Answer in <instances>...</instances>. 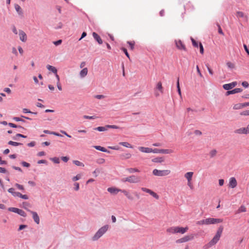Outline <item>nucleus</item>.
<instances>
[{
	"mask_svg": "<svg viewBox=\"0 0 249 249\" xmlns=\"http://www.w3.org/2000/svg\"><path fill=\"white\" fill-rule=\"evenodd\" d=\"M223 230V226H220L213 238L206 245L204 246V249H207L215 245L219 240Z\"/></svg>",
	"mask_w": 249,
	"mask_h": 249,
	"instance_id": "obj_1",
	"label": "nucleus"
},
{
	"mask_svg": "<svg viewBox=\"0 0 249 249\" xmlns=\"http://www.w3.org/2000/svg\"><path fill=\"white\" fill-rule=\"evenodd\" d=\"M107 191L112 194H117L118 192H121L129 200H133V198L129 193L125 190H121L115 187H109L107 188Z\"/></svg>",
	"mask_w": 249,
	"mask_h": 249,
	"instance_id": "obj_2",
	"label": "nucleus"
},
{
	"mask_svg": "<svg viewBox=\"0 0 249 249\" xmlns=\"http://www.w3.org/2000/svg\"><path fill=\"white\" fill-rule=\"evenodd\" d=\"M108 225H106L100 228L92 237V240L96 241L99 239L108 230Z\"/></svg>",
	"mask_w": 249,
	"mask_h": 249,
	"instance_id": "obj_3",
	"label": "nucleus"
},
{
	"mask_svg": "<svg viewBox=\"0 0 249 249\" xmlns=\"http://www.w3.org/2000/svg\"><path fill=\"white\" fill-rule=\"evenodd\" d=\"M123 182H128L130 183H138L141 181V178L139 176L131 175L121 179Z\"/></svg>",
	"mask_w": 249,
	"mask_h": 249,
	"instance_id": "obj_4",
	"label": "nucleus"
},
{
	"mask_svg": "<svg viewBox=\"0 0 249 249\" xmlns=\"http://www.w3.org/2000/svg\"><path fill=\"white\" fill-rule=\"evenodd\" d=\"M171 170L169 169L160 170L155 169L153 170L152 173L155 176L164 177L168 176L171 174Z\"/></svg>",
	"mask_w": 249,
	"mask_h": 249,
	"instance_id": "obj_5",
	"label": "nucleus"
},
{
	"mask_svg": "<svg viewBox=\"0 0 249 249\" xmlns=\"http://www.w3.org/2000/svg\"><path fill=\"white\" fill-rule=\"evenodd\" d=\"M108 128L119 129V127L116 125H106L105 126H98L94 128V130L99 131H105Z\"/></svg>",
	"mask_w": 249,
	"mask_h": 249,
	"instance_id": "obj_6",
	"label": "nucleus"
},
{
	"mask_svg": "<svg viewBox=\"0 0 249 249\" xmlns=\"http://www.w3.org/2000/svg\"><path fill=\"white\" fill-rule=\"evenodd\" d=\"M205 219L207 225L220 223L223 222V219L221 218H208Z\"/></svg>",
	"mask_w": 249,
	"mask_h": 249,
	"instance_id": "obj_7",
	"label": "nucleus"
},
{
	"mask_svg": "<svg viewBox=\"0 0 249 249\" xmlns=\"http://www.w3.org/2000/svg\"><path fill=\"white\" fill-rule=\"evenodd\" d=\"M237 182L234 177H231L229 179V187L234 188L236 187Z\"/></svg>",
	"mask_w": 249,
	"mask_h": 249,
	"instance_id": "obj_8",
	"label": "nucleus"
},
{
	"mask_svg": "<svg viewBox=\"0 0 249 249\" xmlns=\"http://www.w3.org/2000/svg\"><path fill=\"white\" fill-rule=\"evenodd\" d=\"M141 190L145 192L146 193H149L150 195H151L152 196H153L154 198L156 199H159V196L155 192L151 190L150 189H147L146 188L142 187L141 188Z\"/></svg>",
	"mask_w": 249,
	"mask_h": 249,
	"instance_id": "obj_9",
	"label": "nucleus"
},
{
	"mask_svg": "<svg viewBox=\"0 0 249 249\" xmlns=\"http://www.w3.org/2000/svg\"><path fill=\"white\" fill-rule=\"evenodd\" d=\"M189 229L188 227H181L176 226L177 233L184 234Z\"/></svg>",
	"mask_w": 249,
	"mask_h": 249,
	"instance_id": "obj_10",
	"label": "nucleus"
},
{
	"mask_svg": "<svg viewBox=\"0 0 249 249\" xmlns=\"http://www.w3.org/2000/svg\"><path fill=\"white\" fill-rule=\"evenodd\" d=\"M236 85V82H233L231 83L224 84L223 86V87L225 90H230L234 88V87H235Z\"/></svg>",
	"mask_w": 249,
	"mask_h": 249,
	"instance_id": "obj_11",
	"label": "nucleus"
},
{
	"mask_svg": "<svg viewBox=\"0 0 249 249\" xmlns=\"http://www.w3.org/2000/svg\"><path fill=\"white\" fill-rule=\"evenodd\" d=\"M236 16L237 18H242L247 21L248 19V16L242 11H237L236 12Z\"/></svg>",
	"mask_w": 249,
	"mask_h": 249,
	"instance_id": "obj_12",
	"label": "nucleus"
},
{
	"mask_svg": "<svg viewBox=\"0 0 249 249\" xmlns=\"http://www.w3.org/2000/svg\"><path fill=\"white\" fill-rule=\"evenodd\" d=\"M234 133L238 134H249L246 127H241L234 130Z\"/></svg>",
	"mask_w": 249,
	"mask_h": 249,
	"instance_id": "obj_13",
	"label": "nucleus"
},
{
	"mask_svg": "<svg viewBox=\"0 0 249 249\" xmlns=\"http://www.w3.org/2000/svg\"><path fill=\"white\" fill-rule=\"evenodd\" d=\"M19 36L20 40L22 42H26L27 40V35L26 33L22 30H19Z\"/></svg>",
	"mask_w": 249,
	"mask_h": 249,
	"instance_id": "obj_14",
	"label": "nucleus"
},
{
	"mask_svg": "<svg viewBox=\"0 0 249 249\" xmlns=\"http://www.w3.org/2000/svg\"><path fill=\"white\" fill-rule=\"evenodd\" d=\"M176 45L177 47L179 50L186 51V49L184 44L180 40H176Z\"/></svg>",
	"mask_w": 249,
	"mask_h": 249,
	"instance_id": "obj_15",
	"label": "nucleus"
},
{
	"mask_svg": "<svg viewBox=\"0 0 249 249\" xmlns=\"http://www.w3.org/2000/svg\"><path fill=\"white\" fill-rule=\"evenodd\" d=\"M138 149L142 153H152V148L149 147H144L143 146H140Z\"/></svg>",
	"mask_w": 249,
	"mask_h": 249,
	"instance_id": "obj_16",
	"label": "nucleus"
},
{
	"mask_svg": "<svg viewBox=\"0 0 249 249\" xmlns=\"http://www.w3.org/2000/svg\"><path fill=\"white\" fill-rule=\"evenodd\" d=\"M30 212L33 215V218L36 224H38L39 223L40 220H39V217L37 213L36 212H33V211H30Z\"/></svg>",
	"mask_w": 249,
	"mask_h": 249,
	"instance_id": "obj_17",
	"label": "nucleus"
},
{
	"mask_svg": "<svg viewBox=\"0 0 249 249\" xmlns=\"http://www.w3.org/2000/svg\"><path fill=\"white\" fill-rule=\"evenodd\" d=\"M92 36L98 42L99 44H101L103 43L102 39L97 33L93 32L92 33Z\"/></svg>",
	"mask_w": 249,
	"mask_h": 249,
	"instance_id": "obj_18",
	"label": "nucleus"
},
{
	"mask_svg": "<svg viewBox=\"0 0 249 249\" xmlns=\"http://www.w3.org/2000/svg\"><path fill=\"white\" fill-rule=\"evenodd\" d=\"M194 175V172H188L184 174V177L187 180V181L192 180V178Z\"/></svg>",
	"mask_w": 249,
	"mask_h": 249,
	"instance_id": "obj_19",
	"label": "nucleus"
},
{
	"mask_svg": "<svg viewBox=\"0 0 249 249\" xmlns=\"http://www.w3.org/2000/svg\"><path fill=\"white\" fill-rule=\"evenodd\" d=\"M155 90H158L160 93H163V89L162 86V83L160 81L158 82L157 84Z\"/></svg>",
	"mask_w": 249,
	"mask_h": 249,
	"instance_id": "obj_20",
	"label": "nucleus"
},
{
	"mask_svg": "<svg viewBox=\"0 0 249 249\" xmlns=\"http://www.w3.org/2000/svg\"><path fill=\"white\" fill-rule=\"evenodd\" d=\"M167 233L170 234H175L177 233L176 226H173L168 228L166 230Z\"/></svg>",
	"mask_w": 249,
	"mask_h": 249,
	"instance_id": "obj_21",
	"label": "nucleus"
},
{
	"mask_svg": "<svg viewBox=\"0 0 249 249\" xmlns=\"http://www.w3.org/2000/svg\"><path fill=\"white\" fill-rule=\"evenodd\" d=\"M88 69L87 68H84L80 72V76L81 78L85 77L88 74Z\"/></svg>",
	"mask_w": 249,
	"mask_h": 249,
	"instance_id": "obj_22",
	"label": "nucleus"
},
{
	"mask_svg": "<svg viewBox=\"0 0 249 249\" xmlns=\"http://www.w3.org/2000/svg\"><path fill=\"white\" fill-rule=\"evenodd\" d=\"M194 237H195V234H193V233L188 234V235L184 236V238L186 242L194 239Z\"/></svg>",
	"mask_w": 249,
	"mask_h": 249,
	"instance_id": "obj_23",
	"label": "nucleus"
},
{
	"mask_svg": "<svg viewBox=\"0 0 249 249\" xmlns=\"http://www.w3.org/2000/svg\"><path fill=\"white\" fill-rule=\"evenodd\" d=\"M152 161L156 163H161L164 162V159L162 157H158L152 160Z\"/></svg>",
	"mask_w": 249,
	"mask_h": 249,
	"instance_id": "obj_24",
	"label": "nucleus"
},
{
	"mask_svg": "<svg viewBox=\"0 0 249 249\" xmlns=\"http://www.w3.org/2000/svg\"><path fill=\"white\" fill-rule=\"evenodd\" d=\"M47 68L49 71H52L54 74H55L57 71V69L54 67L49 65L47 66Z\"/></svg>",
	"mask_w": 249,
	"mask_h": 249,
	"instance_id": "obj_25",
	"label": "nucleus"
},
{
	"mask_svg": "<svg viewBox=\"0 0 249 249\" xmlns=\"http://www.w3.org/2000/svg\"><path fill=\"white\" fill-rule=\"evenodd\" d=\"M15 8L19 15H22V10L20 6L17 4L15 5Z\"/></svg>",
	"mask_w": 249,
	"mask_h": 249,
	"instance_id": "obj_26",
	"label": "nucleus"
},
{
	"mask_svg": "<svg viewBox=\"0 0 249 249\" xmlns=\"http://www.w3.org/2000/svg\"><path fill=\"white\" fill-rule=\"evenodd\" d=\"M94 147L99 151L104 152H107V153H110L109 151H107V149L105 148L102 147L101 146H94Z\"/></svg>",
	"mask_w": 249,
	"mask_h": 249,
	"instance_id": "obj_27",
	"label": "nucleus"
},
{
	"mask_svg": "<svg viewBox=\"0 0 249 249\" xmlns=\"http://www.w3.org/2000/svg\"><path fill=\"white\" fill-rule=\"evenodd\" d=\"M226 65L228 67V68L230 69H233L235 67V64L231 61L227 62Z\"/></svg>",
	"mask_w": 249,
	"mask_h": 249,
	"instance_id": "obj_28",
	"label": "nucleus"
},
{
	"mask_svg": "<svg viewBox=\"0 0 249 249\" xmlns=\"http://www.w3.org/2000/svg\"><path fill=\"white\" fill-rule=\"evenodd\" d=\"M244 107L243 103L237 104L234 105L233 108L234 109H240Z\"/></svg>",
	"mask_w": 249,
	"mask_h": 249,
	"instance_id": "obj_29",
	"label": "nucleus"
},
{
	"mask_svg": "<svg viewBox=\"0 0 249 249\" xmlns=\"http://www.w3.org/2000/svg\"><path fill=\"white\" fill-rule=\"evenodd\" d=\"M126 170L129 173H133L134 172H140V170L136 168H127Z\"/></svg>",
	"mask_w": 249,
	"mask_h": 249,
	"instance_id": "obj_30",
	"label": "nucleus"
},
{
	"mask_svg": "<svg viewBox=\"0 0 249 249\" xmlns=\"http://www.w3.org/2000/svg\"><path fill=\"white\" fill-rule=\"evenodd\" d=\"M119 144L127 148H132V146L127 142H120Z\"/></svg>",
	"mask_w": 249,
	"mask_h": 249,
	"instance_id": "obj_31",
	"label": "nucleus"
},
{
	"mask_svg": "<svg viewBox=\"0 0 249 249\" xmlns=\"http://www.w3.org/2000/svg\"><path fill=\"white\" fill-rule=\"evenodd\" d=\"M172 153H173V151L172 149H161V153L162 154H168Z\"/></svg>",
	"mask_w": 249,
	"mask_h": 249,
	"instance_id": "obj_32",
	"label": "nucleus"
},
{
	"mask_svg": "<svg viewBox=\"0 0 249 249\" xmlns=\"http://www.w3.org/2000/svg\"><path fill=\"white\" fill-rule=\"evenodd\" d=\"M73 163L77 165V166H82V167H84V164L83 163H82V162L80 161H78V160H73Z\"/></svg>",
	"mask_w": 249,
	"mask_h": 249,
	"instance_id": "obj_33",
	"label": "nucleus"
},
{
	"mask_svg": "<svg viewBox=\"0 0 249 249\" xmlns=\"http://www.w3.org/2000/svg\"><path fill=\"white\" fill-rule=\"evenodd\" d=\"M17 213H18V214H19L20 215L24 216V217H25L26 216V214L25 213V212L21 209H18V212Z\"/></svg>",
	"mask_w": 249,
	"mask_h": 249,
	"instance_id": "obj_34",
	"label": "nucleus"
},
{
	"mask_svg": "<svg viewBox=\"0 0 249 249\" xmlns=\"http://www.w3.org/2000/svg\"><path fill=\"white\" fill-rule=\"evenodd\" d=\"M8 144H10V145L14 146H18V145L22 144V143H21L17 142H13V141H9L8 142Z\"/></svg>",
	"mask_w": 249,
	"mask_h": 249,
	"instance_id": "obj_35",
	"label": "nucleus"
},
{
	"mask_svg": "<svg viewBox=\"0 0 249 249\" xmlns=\"http://www.w3.org/2000/svg\"><path fill=\"white\" fill-rule=\"evenodd\" d=\"M246 211V208L244 206H241L238 210L237 213H240L242 212H245Z\"/></svg>",
	"mask_w": 249,
	"mask_h": 249,
	"instance_id": "obj_36",
	"label": "nucleus"
},
{
	"mask_svg": "<svg viewBox=\"0 0 249 249\" xmlns=\"http://www.w3.org/2000/svg\"><path fill=\"white\" fill-rule=\"evenodd\" d=\"M81 178V175L80 174H78L76 176L73 177L72 178V180L73 181H76L79 180V179H80Z\"/></svg>",
	"mask_w": 249,
	"mask_h": 249,
	"instance_id": "obj_37",
	"label": "nucleus"
},
{
	"mask_svg": "<svg viewBox=\"0 0 249 249\" xmlns=\"http://www.w3.org/2000/svg\"><path fill=\"white\" fill-rule=\"evenodd\" d=\"M216 153H217L216 150L215 149H213L210 151L209 155L211 158H213L216 155Z\"/></svg>",
	"mask_w": 249,
	"mask_h": 249,
	"instance_id": "obj_38",
	"label": "nucleus"
},
{
	"mask_svg": "<svg viewBox=\"0 0 249 249\" xmlns=\"http://www.w3.org/2000/svg\"><path fill=\"white\" fill-rule=\"evenodd\" d=\"M127 44L129 45V47L131 50L134 49L135 42L134 41H128Z\"/></svg>",
	"mask_w": 249,
	"mask_h": 249,
	"instance_id": "obj_39",
	"label": "nucleus"
},
{
	"mask_svg": "<svg viewBox=\"0 0 249 249\" xmlns=\"http://www.w3.org/2000/svg\"><path fill=\"white\" fill-rule=\"evenodd\" d=\"M177 86L178 93L179 94V95L181 96V90H180V87H179V78H178V80H177Z\"/></svg>",
	"mask_w": 249,
	"mask_h": 249,
	"instance_id": "obj_40",
	"label": "nucleus"
},
{
	"mask_svg": "<svg viewBox=\"0 0 249 249\" xmlns=\"http://www.w3.org/2000/svg\"><path fill=\"white\" fill-rule=\"evenodd\" d=\"M15 186L19 190H24V188L23 187V185H20L19 184H18V183H16L15 184Z\"/></svg>",
	"mask_w": 249,
	"mask_h": 249,
	"instance_id": "obj_41",
	"label": "nucleus"
},
{
	"mask_svg": "<svg viewBox=\"0 0 249 249\" xmlns=\"http://www.w3.org/2000/svg\"><path fill=\"white\" fill-rule=\"evenodd\" d=\"M83 118L84 119H95L97 118L98 117L95 116H87V115H84L83 116Z\"/></svg>",
	"mask_w": 249,
	"mask_h": 249,
	"instance_id": "obj_42",
	"label": "nucleus"
},
{
	"mask_svg": "<svg viewBox=\"0 0 249 249\" xmlns=\"http://www.w3.org/2000/svg\"><path fill=\"white\" fill-rule=\"evenodd\" d=\"M51 160L55 163H59L60 162L59 159L57 157L51 158Z\"/></svg>",
	"mask_w": 249,
	"mask_h": 249,
	"instance_id": "obj_43",
	"label": "nucleus"
},
{
	"mask_svg": "<svg viewBox=\"0 0 249 249\" xmlns=\"http://www.w3.org/2000/svg\"><path fill=\"white\" fill-rule=\"evenodd\" d=\"M176 242L178 244H179V243H185V242H186V241H185V240L184 237H183L180 239L177 240Z\"/></svg>",
	"mask_w": 249,
	"mask_h": 249,
	"instance_id": "obj_44",
	"label": "nucleus"
},
{
	"mask_svg": "<svg viewBox=\"0 0 249 249\" xmlns=\"http://www.w3.org/2000/svg\"><path fill=\"white\" fill-rule=\"evenodd\" d=\"M23 208L26 210L27 211L30 212L31 211L30 210H29V209H28L27 207H30V205L29 203H28V202H24L23 203Z\"/></svg>",
	"mask_w": 249,
	"mask_h": 249,
	"instance_id": "obj_45",
	"label": "nucleus"
},
{
	"mask_svg": "<svg viewBox=\"0 0 249 249\" xmlns=\"http://www.w3.org/2000/svg\"><path fill=\"white\" fill-rule=\"evenodd\" d=\"M243 89L240 88H236L232 89L233 94L242 92Z\"/></svg>",
	"mask_w": 249,
	"mask_h": 249,
	"instance_id": "obj_46",
	"label": "nucleus"
},
{
	"mask_svg": "<svg viewBox=\"0 0 249 249\" xmlns=\"http://www.w3.org/2000/svg\"><path fill=\"white\" fill-rule=\"evenodd\" d=\"M196 224L202 225H206V219H203L200 221H198L196 222Z\"/></svg>",
	"mask_w": 249,
	"mask_h": 249,
	"instance_id": "obj_47",
	"label": "nucleus"
},
{
	"mask_svg": "<svg viewBox=\"0 0 249 249\" xmlns=\"http://www.w3.org/2000/svg\"><path fill=\"white\" fill-rule=\"evenodd\" d=\"M8 210L10 212H12L15 213H17L18 210V208H14V207H10L8 208Z\"/></svg>",
	"mask_w": 249,
	"mask_h": 249,
	"instance_id": "obj_48",
	"label": "nucleus"
},
{
	"mask_svg": "<svg viewBox=\"0 0 249 249\" xmlns=\"http://www.w3.org/2000/svg\"><path fill=\"white\" fill-rule=\"evenodd\" d=\"M152 153H161V149H157V148H155L154 149H152Z\"/></svg>",
	"mask_w": 249,
	"mask_h": 249,
	"instance_id": "obj_49",
	"label": "nucleus"
},
{
	"mask_svg": "<svg viewBox=\"0 0 249 249\" xmlns=\"http://www.w3.org/2000/svg\"><path fill=\"white\" fill-rule=\"evenodd\" d=\"M240 114L241 115L249 116V110L243 111L241 112L240 113Z\"/></svg>",
	"mask_w": 249,
	"mask_h": 249,
	"instance_id": "obj_50",
	"label": "nucleus"
},
{
	"mask_svg": "<svg viewBox=\"0 0 249 249\" xmlns=\"http://www.w3.org/2000/svg\"><path fill=\"white\" fill-rule=\"evenodd\" d=\"M8 125H9L10 126L12 127H19V128H21L24 129V128H23V127H21V126H17V125H16L15 124H13V123H9V124H8Z\"/></svg>",
	"mask_w": 249,
	"mask_h": 249,
	"instance_id": "obj_51",
	"label": "nucleus"
},
{
	"mask_svg": "<svg viewBox=\"0 0 249 249\" xmlns=\"http://www.w3.org/2000/svg\"><path fill=\"white\" fill-rule=\"evenodd\" d=\"M191 40L194 46L196 47H198V43L193 38H191Z\"/></svg>",
	"mask_w": 249,
	"mask_h": 249,
	"instance_id": "obj_52",
	"label": "nucleus"
},
{
	"mask_svg": "<svg viewBox=\"0 0 249 249\" xmlns=\"http://www.w3.org/2000/svg\"><path fill=\"white\" fill-rule=\"evenodd\" d=\"M122 51L125 54V55H126V56L129 58L130 59V56H129V55L127 51V50L124 48H122Z\"/></svg>",
	"mask_w": 249,
	"mask_h": 249,
	"instance_id": "obj_53",
	"label": "nucleus"
},
{
	"mask_svg": "<svg viewBox=\"0 0 249 249\" xmlns=\"http://www.w3.org/2000/svg\"><path fill=\"white\" fill-rule=\"evenodd\" d=\"M22 111H23V112L24 113H34V114H36V113L31 112V111H30L29 110H28L27 108H23Z\"/></svg>",
	"mask_w": 249,
	"mask_h": 249,
	"instance_id": "obj_54",
	"label": "nucleus"
},
{
	"mask_svg": "<svg viewBox=\"0 0 249 249\" xmlns=\"http://www.w3.org/2000/svg\"><path fill=\"white\" fill-rule=\"evenodd\" d=\"M187 185L191 189L193 188V185L192 180L187 181Z\"/></svg>",
	"mask_w": 249,
	"mask_h": 249,
	"instance_id": "obj_55",
	"label": "nucleus"
},
{
	"mask_svg": "<svg viewBox=\"0 0 249 249\" xmlns=\"http://www.w3.org/2000/svg\"><path fill=\"white\" fill-rule=\"evenodd\" d=\"M74 190L75 191H78L79 189V184L77 182H75L74 183Z\"/></svg>",
	"mask_w": 249,
	"mask_h": 249,
	"instance_id": "obj_56",
	"label": "nucleus"
},
{
	"mask_svg": "<svg viewBox=\"0 0 249 249\" xmlns=\"http://www.w3.org/2000/svg\"><path fill=\"white\" fill-rule=\"evenodd\" d=\"M196 71H197V73L198 74L199 76L200 77H203V75L200 71V69L199 68V67L198 66H196Z\"/></svg>",
	"mask_w": 249,
	"mask_h": 249,
	"instance_id": "obj_57",
	"label": "nucleus"
},
{
	"mask_svg": "<svg viewBox=\"0 0 249 249\" xmlns=\"http://www.w3.org/2000/svg\"><path fill=\"white\" fill-rule=\"evenodd\" d=\"M100 173V170L98 169H96L93 172V174L95 177H97L98 174Z\"/></svg>",
	"mask_w": 249,
	"mask_h": 249,
	"instance_id": "obj_58",
	"label": "nucleus"
},
{
	"mask_svg": "<svg viewBox=\"0 0 249 249\" xmlns=\"http://www.w3.org/2000/svg\"><path fill=\"white\" fill-rule=\"evenodd\" d=\"M21 164L24 167H29L30 166V164L29 163H28L25 161H22L21 162Z\"/></svg>",
	"mask_w": 249,
	"mask_h": 249,
	"instance_id": "obj_59",
	"label": "nucleus"
},
{
	"mask_svg": "<svg viewBox=\"0 0 249 249\" xmlns=\"http://www.w3.org/2000/svg\"><path fill=\"white\" fill-rule=\"evenodd\" d=\"M199 48H200V53L201 54H203L204 53V49L202 46V44L201 43H199Z\"/></svg>",
	"mask_w": 249,
	"mask_h": 249,
	"instance_id": "obj_60",
	"label": "nucleus"
},
{
	"mask_svg": "<svg viewBox=\"0 0 249 249\" xmlns=\"http://www.w3.org/2000/svg\"><path fill=\"white\" fill-rule=\"evenodd\" d=\"M61 43H62V40H61V39H59V40H57V41H54V42H53V43L55 45H56V46H58V45H59L61 44Z\"/></svg>",
	"mask_w": 249,
	"mask_h": 249,
	"instance_id": "obj_61",
	"label": "nucleus"
},
{
	"mask_svg": "<svg viewBox=\"0 0 249 249\" xmlns=\"http://www.w3.org/2000/svg\"><path fill=\"white\" fill-rule=\"evenodd\" d=\"M105 162V160L104 159H100L97 161V162L99 164H103Z\"/></svg>",
	"mask_w": 249,
	"mask_h": 249,
	"instance_id": "obj_62",
	"label": "nucleus"
},
{
	"mask_svg": "<svg viewBox=\"0 0 249 249\" xmlns=\"http://www.w3.org/2000/svg\"><path fill=\"white\" fill-rule=\"evenodd\" d=\"M242 85L245 88H248L249 86V83L247 81H244L242 83Z\"/></svg>",
	"mask_w": 249,
	"mask_h": 249,
	"instance_id": "obj_63",
	"label": "nucleus"
},
{
	"mask_svg": "<svg viewBox=\"0 0 249 249\" xmlns=\"http://www.w3.org/2000/svg\"><path fill=\"white\" fill-rule=\"evenodd\" d=\"M20 198H23V199H28V196L27 195H22L21 194H20Z\"/></svg>",
	"mask_w": 249,
	"mask_h": 249,
	"instance_id": "obj_64",
	"label": "nucleus"
}]
</instances>
